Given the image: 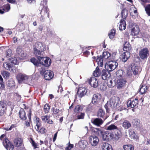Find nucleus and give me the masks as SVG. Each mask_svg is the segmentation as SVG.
<instances>
[{
    "instance_id": "f257e3e1",
    "label": "nucleus",
    "mask_w": 150,
    "mask_h": 150,
    "mask_svg": "<svg viewBox=\"0 0 150 150\" xmlns=\"http://www.w3.org/2000/svg\"><path fill=\"white\" fill-rule=\"evenodd\" d=\"M111 106L112 109L117 110L121 111L122 110L125 109L126 108L122 105H121V101L118 97L113 96L110 99Z\"/></svg>"
},
{
    "instance_id": "f03ea898",
    "label": "nucleus",
    "mask_w": 150,
    "mask_h": 150,
    "mask_svg": "<svg viewBox=\"0 0 150 150\" xmlns=\"http://www.w3.org/2000/svg\"><path fill=\"white\" fill-rule=\"evenodd\" d=\"M96 129L98 131V135L102 136L103 140L108 141L113 139L114 135L112 132L109 131L103 132L99 128H96Z\"/></svg>"
},
{
    "instance_id": "7ed1b4c3",
    "label": "nucleus",
    "mask_w": 150,
    "mask_h": 150,
    "mask_svg": "<svg viewBox=\"0 0 150 150\" xmlns=\"http://www.w3.org/2000/svg\"><path fill=\"white\" fill-rule=\"evenodd\" d=\"M34 54L36 56L41 55L42 52L45 49V46L42 42H37L34 46Z\"/></svg>"
},
{
    "instance_id": "20e7f679",
    "label": "nucleus",
    "mask_w": 150,
    "mask_h": 150,
    "mask_svg": "<svg viewBox=\"0 0 150 150\" xmlns=\"http://www.w3.org/2000/svg\"><path fill=\"white\" fill-rule=\"evenodd\" d=\"M118 65V63L115 61H111L106 63L105 68L108 71H112L115 69Z\"/></svg>"
},
{
    "instance_id": "39448f33",
    "label": "nucleus",
    "mask_w": 150,
    "mask_h": 150,
    "mask_svg": "<svg viewBox=\"0 0 150 150\" xmlns=\"http://www.w3.org/2000/svg\"><path fill=\"white\" fill-rule=\"evenodd\" d=\"M16 78L19 83L23 82L25 83H28L30 79L26 75L21 73L17 75Z\"/></svg>"
},
{
    "instance_id": "423d86ee",
    "label": "nucleus",
    "mask_w": 150,
    "mask_h": 150,
    "mask_svg": "<svg viewBox=\"0 0 150 150\" xmlns=\"http://www.w3.org/2000/svg\"><path fill=\"white\" fill-rule=\"evenodd\" d=\"M37 56V58L41 64L46 67L49 66L50 65V59L46 57Z\"/></svg>"
},
{
    "instance_id": "0eeeda50",
    "label": "nucleus",
    "mask_w": 150,
    "mask_h": 150,
    "mask_svg": "<svg viewBox=\"0 0 150 150\" xmlns=\"http://www.w3.org/2000/svg\"><path fill=\"white\" fill-rule=\"evenodd\" d=\"M149 55V51L146 47L143 48L139 52V56L141 59L143 60L146 59Z\"/></svg>"
},
{
    "instance_id": "6e6552de",
    "label": "nucleus",
    "mask_w": 150,
    "mask_h": 150,
    "mask_svg": "<svg viewBox=\"0 0 150 150\" xmlns=\"http://www.w3.org/2000/svg\"><path fill=\"white\" fill-rule=\"evenodd\" d=\"M89 142L93 146H96L99 142V139L97 136L94 135L91 136L89 138Z\"/></svg>"
},
{
    "instance_id": "1a4fd4ad",
    "label": "nucleus",
    "mask_w": 150,
    "mask_h": 150,
    "mask_svg": "<svg viewBox=\"0 0 150 150\" xmlns=\"http://www.w3.org/2000/svg\"><path fill=\"white\" fill-rule=\"evenodd\" d=\"M101 98L100 94L97 93L94 94L92 98V103L94 105H96L100 102Z\"/></svg>"
},
{
    "instance_id": "9d476101",
    "label": "nucleus",
    "mask_w": 150,
    "mask_h": 150,
    "mask_svg": "<svg viewBox=\"0 0 150 150\" xmlns=\"http://www.w3.org/2000/svg\"><path fill=\"white\" fill-rule=\"evenodd\" d=\"M107 117H106L103 120L100 118H93L92 119L91 121L93 125L98 127H99L103 124V121L107 119Z\"/></svg>"
},
{
    "instance_id": "9b49d317",
    "label": "nucleus",
    "mask_w": 150,
    "mask_h": 150,
    "mask_svg": "<svg viewBox=\"0 0 150 150\" xmlns=\"http://www.w3.org/2000/svg\"><path fill=\"white\" fill-rule=\"evenodd\" d=\"M138 99L136 98L134 99H131L128 100L127 103L128 107H130L131 108H133L138 105Z\"/></svg>"
},
{
    "instance_id": "f8f14e48",
    "label": "nucleus",
    "mask_w": 150,
    "mask_h": 150,
    "mask_svg": "<svg viewBox=\"0 0 150 150\" xmlns=\"http://www.w3.org/2000/svg\"><path fill=\"white\" fill-rule=\"evenodd\" d=\"M3 143L4 146L6 149L8 150V148H9L11 149V150H13L14 148V146L8 139H5Z\"/></svg>"
},
{
    "instance_id": "ddd939ff",
    "label": "nucleus",
    "mask_w": 150,
    "mask_h": 150,
    "mask_svg": "<svg viewBox=\"0 0 150 150\" xmlns=\"http://www.w3.org/2000/svg\"><path fill=\"white\" fill-rule=\"evenodd\" d=\"M89 84L94 88H96L98 85V81L95 77L91 78L88 81Z\"/></svg>"
},
{
    "instance_id": "4468645a",
    "label": "nucleus",
    "mask_w": 150,
    "mask_h": 150,
    "mask_svg": "<svg viewBox=\"0 0 150 150\" xmlns=\"http://www.w3.org/2000/svg\"><path fill=\"white\" fill-rule=\"evenodd\" d=\"M126 80L125 79H119L116 82V86L118 89H120L126 85Z\"/></svg>"
},
{
    "instance_id": "2eb2a0df",
    "label": "nucleus",
    "mask_w": 150,
    "mask_h": 150,
    "mask_svg": "<svg viewBox=\"0 0 150 150\" xmlns=\"http://www.w3.org/2000/svg\"><path fill=\"white\" fill-rule=\"evenodd\" d=\"M53 72L50 70H47L44 74V77L46 80H49L51 79L54 76Z\"/></svg>"
},
{
    "instance_id": "dca6fc26",
    "label": "nucleus",
    "mask_w": 150,
    "mask_h": 150,
    "mask_svg": "<svg viewBox=\"0 0 150 150\" xmlns=\"http://www.w3.org/2000/svg\"><path fill=\"white\" fill-rule=\"evenodd\" d=\"M109 71L103 69L101 73V76L102 79L104 80H107L110 76V74L109 72Z\"/></svg>"
},
{
    "instance_id": "f3484780",
    "label": "nucleus",
    "mask_w": 150,
    "mask_h": 150,
    "mask_svg": "<svg viewBox=\"0 0 150 150\" xmlns=\"http://www.w3.org/2000/svg\"><path fill=\"white\" fill-rule=\"evenodd\" d=\"M87 92V89L84 88L80 87L77 91V94L79 97L81 98L85 95Z\"/></svg>"
},
{
    "instance_id": "a211bd4d",
    "label": "nucleus",
    "mask_w": 150,
    "mask_h": 150,
    "mask_svg": "<svg viewBox=\"0 0 150 150\" xmlns=\"http://www.w3.org/2000/svg\"><path fill=\"white\" fill-rule=\"evenodd\" d=\"M44 3H45V4L43 6V8H42L41 11L40 12V14H41L43 13H45L47 14V17L48 18H49V13L48 12V9L47 6V3L46 1H43V2H42L41 3V6Z\"/></svg>"
},
{
    "instance_id": "6ab92c4d",
    "label": "nucleus",
    "mask_w": 150,
    "mask_h": 150,
    "mask_svg": "<svg viewBox=\"0 0 150 150\" xmlns=\"http://www.w3.org/2000/svg\"><path fill=\"white\" fill-rule=\"evenodd\" d=\"M130 54L129 51L124 52L121 55V58L122 60L124 62H126L128 59L130 57Z\"/></svg>"
},
{
    "instance_id": "aec40b11",
    "label": "nucleus",
    "mask_w": 150,
    "mask_h": 150,
    "mask_svg": "<svg viewBox=\"0 0 150 150\" xmlns=\"http://www.w3.org/2000/svg\"><path fill=\"white\" fill-rule=\"evenodd\" d=\"M41 118L42 120L44 122H47L48 123L51 124H52L53 123L52 120L50 119V116L49 115H43L42 116Z\"/></svg>"
},
{
    "instance_id": "412c9836",
    "label": "nucleus",
    "mask_w": 150,
    "mask_h": 150,
    "mask_svg": "<svg viewBox=\"0 0 150 150\" xmlns=\"http://www.w3.org/2000/svg\"><path fill=\"white\" fill-rule=\"evenodd\" d=\"M14 142L17 147H21L23 145V139L21 138H17L14 140Z\"/></svg>"
},
{
    "instance_id": "4be33fe9",
    "label": "nucleus",
    "mask_w": 150,
    "mask_h": 150,
    "mask_svg": "<svg viewBox=\"0 0 150 150\" xmlns=\"http://www.w3.org/2000/svg\"><path fill=\"white\" fill-rule=\"evenodd\" d=\"M122 135L120 130L117 128L115 132V136L113 139L117 140L122 136Z\"/></svg>"
},
{
    "instance_id": "5701e85b",
    "label": "nucleus",
    "mask_w": 150,
    "mask_h": 150,
    "mask_svg": "<svg viewBox=\"0 0 150 150\" xmlns=\"http://www.w3.org/2000/svg\"><path fill=\"white\" fill-rule=\"evenodd\" d=\"M102 150H112V146L110 144L107 143H103L101 146Z\"/></svg>"
},
{
    "instance_id": "b1692460",
    "label": "nucleus",
    "mask_w": 150,
    "mask_h": 150,
    "mask_svg": "<svg viewBox=\"0 0 150 150\" xmlns=\"http://www.w3.org/2000/svg\"><path fill=\"white\" fill-rule=\"evenodd\" d=\"M6 106V103L2 101L0 102V115H2L4 114Z\"/></svg>"
},
{
    "instance_id": "393cba45",
    "label": "nucleus",
    "mask_w": 150,
    "mask_h": 150,
    "mask_svg": "<svg viewBox=\"0 0 150 150\" xmlns=\"http://www.w3.org/2000/svg\"><path fill=\"white\" fill-rule=\"evenodd\" d=\"M3 67L6 69L13 71V70L14 68V67L10 62L8 63L7 62L4 63L3 64Z\"/></svg>"
},
{
    "instance_id": "a878e982",
    "label": "nucleus",
    "mask_w": 150,
    "mask_h": 150,
    "mask_svg": "<svg viewBox=\"0 0 150 150\" xmlns=\"http://www.w3.org/2000/svg\"><path fill=\"white\" fill-rule=\"evenodd\" d=\"M19 117L21 119L25 120L26 119V114L23 109L21 108L20 109L19 112Z\"/></svg>"
},
{
    "instance_id": "bb28decb",
    "label": "nucleus",
    "mask_w": 150,
    "mask_h": 150,
    "mask_svg": "<svg viewBox=\"0 0 150 150\" xmlns=\"http://www.w3.org/2000/svg\"><path fill=\"white\" fill-rule=\"evenodd\" d=\"M129 137L133 139H137V135L135 133L134 130L132 129H130L128 130Z\"/></svg>"
},
{
    "instance_id": "cd10ccee",
    "label": "nucleus",
    "mask_w": 150,
    "mask_h": 150,
    "mask_svg": "<svg viewBox=\"0 0 150 150\" xmlns=\"http://www.w3.org/2000/svg\"><path fill=\"white\" fill-rule=\"evenodd\" d=\"M131 69L134 75L137 74L138 73L140 72L141 70V69L140 68L135 65H134L132 66Z\"/></svg>"
},
{
    "instance_id": "c85d7f7f",
    "label": "nucleus",
    "mask_w": 150,
    "mask_h": 150,
    "mask_svg": "<svg viewBox=\"0 0 150 150\" xmlns=\"http://www.w3.org/2000/svg\"><path fill=\"white\" fill-rule=\"evenodd\" d=\"M139 32V29L138 26L137 25L135 26L131 30V33L133 36L137 35Z\"/></svg>"
},
{
    "instance_id": "c756f323",
    "label": "nucleus",
    "mask_w": 150,
    "mask_h": 150,
    "mask_svg": "<svg viewBox=\"0 0 150 150\" xmlns=\"http://www.w3.org/2000/svg\"><path fill=\"white\" fill-rule=\"evenodd\" d=\"M126 24L125 21L124 20H121L120 22L119 28L120 30L122 31L126 28Z\"/></svg>"
},
{
    "instance_id": "7c9ffc66",
    "label": "nucleus",
    "mask_w": 150,
    "mask_h": 150,
    "mask_svg": "<svg viewBox=\"0 0 150 150\" xmlns=\"http://www.w3.org/2000/svg\"><path fill=\"white\" fill-rule=\"evenodd\" d=\"M87 143L85 140H82L78 143V145L80 148L83 149H84L87 145Z\"/></svg>"
},
{
    "instance_id": "2f4dec72",
    "label": "nucleus",
    "mask_w": 150,
    "mask_h": 150,
    "mask_svg": "<svg viewBox=\"0 0 150 150\" xmlns=\"http://www.w3.org/2000/svg\"><path fill=\"white\" fill-rule=\"evenodd\" d=\"M132 48L129 42H126L124 45L123 50L126 51H130L131 50Z\"/></svg>"
},
{
    "instance_id": "473e14b6",
    "label": "nucleus",
    "mask_w": 150,
    "mask_h": 150,
    "mask_svg": "<svg viewBox=\"0 0 150 150\" xmlns=\"http://www.w3.org/2000/svg\"><path fill=\"white\" fill-rule=\"evenodd\" d=\"M117 127L114 124H112L111 125L107 126L106 127V129L109 131L115 130L117 129Z\"/></svg>"
},
{
    "instance_id": "72a5a7b5",
    "label": "nucleus",
    "mask_w": 150,
    "mask_h": 150,
    "mask_svg": "<svg viewBox=\"0 0 150 150\" xmlns=\"http://www.w3.org/2000/svg\"><path fill=\"white\" fill-rule=\"evenodd\" d=\"M122 126L124 128L128 129L131 127V124L129 122L125 120L122 123Z\"/></svg>"
},
{
    "instance_id": "f704fd0d",
    "label": "nucleus",
    "mask_w": 150,
    "mask_h": 150,
    "mask_svg": "<svg viewBox=\"0 0 150 150\" xmlns=\"http://www.w3.org/2000/svg\"><path fill=\"white\" fill-rule=\"evenodd\" d=\"M105 113L104 111L102 109H100L98 111L97 113L98 116L100 117L104 118V119L106 117L104 116Z\"/></svg>"
},
{
    "instance_id": "c9c22d12",
    "label": "nucleus",
    "mask_w": 150,
    "mask_h": 150,
    "mask_svg": "<svg viewBox=\"0 0 150 150\" xmlns=\"http://www.w3.org/2000/svg\"><path fill=\"white\" fill-rule=\"evenodd\" d=\"M111 105L110 100L109 102H107V103L105 104L104 107L107 112H109L110 109L112 108V106H111Z\"/></svg>"
},
{
    "instance_id": "e433bc0d",
    "label": "nucleus",
    "mask_w": 150,
    "mask_h": 150,
    "mask_svg": "<svg viewBox=\"0 0 150 150\" xmlns=\"http://www.w3.org/2000/svg\"><path fill=\"white\" fill-rule=\"evenodd\" d=\"M132 123L134 127L135 128H137L139 125V120L137 119H134L132 121Z\"/></svg>"
},
{
    "instance_id": "4c0bfd02",
    "label": "nucleus",
    "mask_w": 150,
    "mask_h": 150,
    "mask_svg": "<svg viewBox=\"0 0 150 150\" xmlns=\"http://www.w3.org/2000/svg\"><path fill=\"white\" fill-rule=\"evenodd\" d=\"M103 59L101 56L98 57V58L96 60L97 62H98V64L99 66L102 67L103 65Z\"/></svg>"
},
{
    "instance_id": "58836bf2",
    "label": "nucleus",
    "mask_w": 150,
    "mask_h": 150,
    "mask_svg": "<svg viewBox=\"0 0 150 150\" xmlns=\"http://www.w3.org/2000/svg\"><path fill=\"white\" fill-rule=\"evenodd\" d=\"M100 74V72L98 67H97L96 68L95 70L94 71L93 75L95 77H98L99 76Z\"/></svg>"
},
{
    "instance_id": "ea45409f",
    "label": "nucleus",
    "mask_w": 150,
    "mask_h": 150,
    "mask_svg": "<svg viewBox=\"0 0 150 150\" xmlns=\"http://www.w3.org/2000/svg\"><path fill=\"white\" fill-rule=\"evenodd\" d=\"M148 88V87L145 85H142L140 88L139 91L142 94H143L146 91Z\"/></svg>"
},
{
    "instance_id": "a19ab883",
    "label": "nucleus",
    "mask_w": 150,
    "mask_h": 150,
    "mask_svg": "<svg viewBox=\"0 0 150 150\" xmlns=\"http://www.w3.org/2000/svg\"><path fill=\"white\" fill-rule=\"evenodd\" d=\"M12 53V51L10 49H8L6 51L4 54L5 58H8L11 56Z\"/></svg>"
},
{
    "instance_id": "79ce46f5",
    "label": "nucleus",
    "mask_w": 150,
    "mask_h": 150,
    "mask_svg": "<svg viewBox=\"0 0 150 150\" xmlns=\"http://www.w3.org/2000/svg\"><path fill=\"white\" fill-rule=\"evenodd\" d=\"M128 14V11L126 9L123 10L121 12V15L123 19H125Z\"/></svg>"
},
{
    "instance_id": "37998d69",
    "label": "nucleus",
    "mask_w": 150,
    "mask_h": 150,
    "mask_svg": "<svg viewBox=\"0 0 150 150\" xmlns=\"http://www.w3.org/2000/svg\"><path fill=\"white\" fill-rule=\"evenodd\" d=\"M123 148L125 150H134V147L131 145H126L124 146Z\"/></svg>"
},
{
    "instance_id": "c03bdc74",
    "label": "nucleus",
    "mask_w": 150,
    "mask_h": 150,
    "mask_svg": "<svg viewBox=\"0 0 150 150\" xmlns=\"http://www.w3.org/2000/svg\"><path fill=\"white\" fill-rule=\"evenodd\" d=\"M110 56V53L108 52H104L103 54V56L102 57L103 59H106L108 58Z\"/></svg>"
},
{
    "instance_id": "a18cd8bd",
    "label": "nucleus",
    "mask_w": 150,
    "mask_h": 150,
    "mask_svg": "<svg viewBox=\"0 0 150 150\" xmlns=\"http://www.w3.org/2000/svg\"><path fill=\"white\" fill-rule=\"evenodd\" d=\"M10 5L8 4L4 6L2 9L5 12H7L9 11L10 9Z\"/></svg>"
},
{
    "instance_id": "49530a36",
    "label": "nucleus",
    "mask_w": 150,
    "mask_h": 150,
    "mask_svg": "<svg viewBox=\"0 0 150 150\" xmlns=\"http://www.w3.org/2000/svg\"><path fill=\"white\" fill-rule=\"evenodd\" d=\"M115 34V31L113 29H112L108 35L110 38V39H112L114 38Z\"/></svg>"
},
{
    "instance_id": "de8ad7c7",
    "label": "nucleus",
    "mask_w": 150,
    "mask_h": 150,
    "mask_svg": "<svg viewBox=\"0 0 150 150\" xmlns=\"http://www.w3.org/2000/svg\"><path fill=\"white\" fill-rule=\"evenodd\" d=\"M108 85L110 87H112L114 86L115 85H116V82L114 81L113 82L112 80H110L108 82Z\"/></svg>"
},
{
    "instance_id": "09e8293b",
    "label": "nucleus",
    "mask_w": 150,
    "mask_h": 150,
    "mask_svg": "<svg viewBox=\"0 0 150 150\" xmlns=\"http://www.w3.org/2000/svg\"><path fill=\"white\" fill-rule=\"evenodd\" d=\"M7 85L8 86L11 88L13 87L15 85V83L13 80H10L8 81Z\"/></svg>"
},
{
    "instance_id": "8fccbe9b",
    "label": "nucleus",
    "mask_w": 150,
    "mask_h": 150,
    "mask_svg": "<svg viewBox=\"0 0 150 150\" xmlns=\"http://www.w3.org/2000/svg\"><path fill=\"white\" fill-rule=\"evenodd\" d=\"M39 119H36V125L35 127V129L37 131L39 130V127H40L41 125L40 123L39 122Z\"/></svg>"
},
{
    "instance_id": "3c124183",
    "label": "nucleus",
    "mask_w": 150,
    "mask_h": 150,
    "mask_svg": "<svg viewBox=\"0 0 150 150\" xmlns=\"http://www.w3.org/2000/svg\"><path fill=\"white\" fill-rule=\"evenodd\" d=\"M16 52L21 57L24 56V52L22 49L20 48H17Z\"/></svg>"
},
{
    "instance_id": "603ef678",
    "label": "nucleus",
    "mask_w": 150,
    "mask_h": 150,
    "mask_svg": "<svg viewBox=\"0 0 150 150\" xmlns=\"http://www.w3.org/2000/svg\"><path fill=\"white\" fill-rule=\"evenodd\" d=\"M50 109V107L49 105L46 104L44 106V111L45 113H47L49 112Z\"/></svg>"
},
{
    "instance_id": "864d4df0",
    "label": "nucleus",
    "mask_w": 150,
    "mask_h": 150,
    "mask_svg": "<svg viewBox=\"0 0 150 150\" xmlns=\"http://www.w3.org/2000/svg\"><path fill=\"white\" fill-rule=\"evenodd\" d=\"M1 74L5 78L8 77L10 75V73L6 71H1Z\"/></svg>"
},
{
    "instance_id": "5fc2aeb1",
    "label": "nucleus",
    "mask_w": 150,
    "mask_h": 150,
    "mask_svg": "<svg viewBox=\"0 0 150 150\" xmlns=\"http://www.w3.org/2000/svg\"><path fill=\"white\" fill-rule=\"evenodd\" d=\"M123 71L121 70H118L116 72V75L117 77H121L123 75Z\"/></svg>"
},
{
    "instance_id": "6e6d98bb",
    "label": "nucleus",
    "mask_w": 150,
    "mask_h": 150,
    "mask_svg": "<svg viewBox=\"0 0 150 150\" xmlns=\"http://www.w3.org/2000/svg\"><path fill=\"white\" fill-rule=\"evenodd\" d=\"M31 62L35 65L38 66L39 65V63L38 61L35 58H33L31 59Z\"/></svg>"
},
{
    "instance_id": "4d7b16f0",
    "label": "nucleus",
    "mask_w": 150,
    "mask_h": 150,
    "mask_svg": "<svg viewBox=\"0 0 150 150\" xmlns=\"http://www.w3.org/2000/svg\"><path fill=\"white\" fill-rule=\"evenodd\" d=\"M39 70L41 74H44L45 73L46 70L45 66H42L39 69Z\"/></svg>"
},
{
    "instance_id": "13d9d810",
    "label": "nucleus",
    "mask_w": 150,
    "mask_h": 150,
    "mask_svg": "<svg viewBox=\"0 0 150 150\" xmlns=\"http://www.w3.org/2000/svg\"><path fill=\"white\" fill-rule=\"evenodd\" d=\"M12 65L13 64L14 65H16L17 63V60L16 58H12L10 59V62Z\"/></svg>"
},
{
    "instance_id": "bf43d9fd",
    "label": "nucleus",
    "mask_w": 150,
    "mask_h": 150,
    "mask_svg": "<svg viewBox=\"0 0 150 150\" xmlns=\"http://www.w3.org/2000/svg\"><path fill=\"white\" fill-rule=\"evenodd\" d=\"M145 10L147 14L150 16V4L148 5L145 7Z\"/></svg>"
},
{
    "instance_id": "052dcab7",
    "label": "nucleus",
    "mask_w": 150,
    "mask_h": 150,
    "mask_svg": "<svg viewBox=\"0 0 150 150\" xmlns=\"http://www.w3.org/2000/svg\"><path fill=\"white\" fill-rule=\"evenodd\" d=\"M82 110V109L80 105H77L74 109V111L76 112H78L79 111L81 110Z\"/></svg>"
},
{
    "instance_id": "680f3d73",
    "label": "nucleus",
    "mask_w": 150,
    "mask_h": 150,
    "mask_svg": "<svg viewBox=\"0 0 150 150\" xmlns=\"http://www.w3.org/2000/svg\"><path fill=\"white\" fill-rule=\"evenodd\" d=\"M85 114L84 113H81L80 115H77V119H83L84 118Z\"/></svg>"
},
{
    "instance_id": "e2e57ef3",
    "label": "nucleus",
    "mask_w": 150,
    "mask_h": 150,
    "mask_svg": "<svg viewBox=\"0 0 150 150\" xmlns=\"http://www.w3.org/2000/svg\"><path fill=\"white\" fill-rule=\"evenodd\" d=\"M133 10V12L134 13V14L137 15V10L136 8L134 7L133 6L130 9V11L131 13H133V11H132Z\"/></svg>"
},
{
    "instance_id": "0e129e2a",
    "label": "nucleus",
    "mask_w": 150,
    "mask_h": 150,
    "mask_svg": "<svg viewBox=\"0 0 150 150\" xmlns=\"http://www.w3.org/2000/svg\"><path fill=\"white\" fill-rule=\"evenodd\" d=\"M3 80L1 76L0 75V88H4Z\"/></svg>"
},
{
    "instance_id": "69168bd1",
    "label": "nucleus",
    "mask_w": 150,
    "mask_h": 150,
    "mask_svg": "<svg viewBox=\"0 0 150 150\" xmlns=\"http://www.w3.org/2000/svg\"><path fill=\"white\" fill-rule=\"evenodd\" d=\"M52 110L54 114L55 115L57 114L59 111V109L55 108H52Z\"/></svg>"
},
{
    "instance_id": "338daca9",
    "label": "nucleus",
    "mask_w": 150,
    "mask_h": 150,
    "mask_svg": "<svg viewBox=\"0 0 150 150\" xmlns=\"http://www.w3.org/2000/svg\"><path fill=\"white\" fill-rule=\"evenodd\" d=\"M31 142H32V145L33 146V147H34V148H37L38 147H37V146L38 145L37 144L35 143V142L33 141V140L31 139Z\"/></svg>"
},
{
    "instance_id": "774afa93",
    "label": "nucleus",
    "mask_w": 150,
    "mask_h": 150,
    "mask_svg": "<svg viewBox=\"0 0 150 150\" xmlns=\"http://www.w3.org/2000/svg\"><path fill=\"white\" fill-rule=\"evenodd\" d=\"M73 147V145L72 144H69L68 146L65 148V150H70Z\"/></svg>"
}]
</instances>
